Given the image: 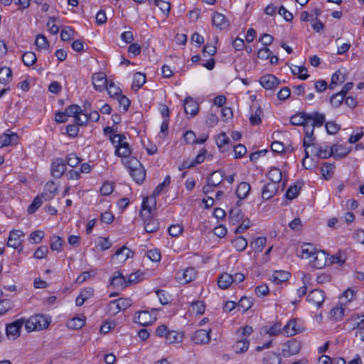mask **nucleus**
Listing matches in <instances>:
<instances>
[{"instance_id": "f257e3e1", "label": "nucleus", "mask_w": 364, "mask_h": 364, "mask_svg": "<svg viewBox=\"0 0 364 364\" xmlns=\"http://www.w3.org/2000/svg\"><path fill=\"white\" fill-rule=\"evenodd\" d=\"M124 165L129 169L130 176L137 184H141L146 177V171L135 157L122 159Z\"/></svg>"}, {"instance_id": "f03ea898", "label": "nucleus", "mask_w": 364, "mask_h": 364, "mask_svg": "<svg viewBox=\"0 0 364 364\" xmlns=\"http://www.w3.org/2000/svg\"><path fill=\"white\" fill-rule=\"evenodd\" d=\"M156 334L159 337H164L168 344L179 343L183 341V335L176 331L169 330L165 325H161L156 329Z\"/></svg>"}, {"instance_id": "7ed1b4c3", "label": "nucleus", "mask_w": 364, "mask_h": 364, "mask_svg": "<svg viewBox=\"0 0 364 364\" xmlns=\"http://www.w3.org/2000/svg\"><path fill=\"white\" fill-rule=\"evenodd\" d=\"M50 321L48 318L41 314H37L31 316L25 320V328L28 332L33 331H40L46 328L49 326Z\"/></svg>"}, {"instance_id": "20e7f679", "label": "nucleus", "mask_w": 364, "mask_h": 364, "mask_svg": "<svg viewBox=\"0 0 364 364\" xmlns=\"http://www.w3.org/2000/svg\"><path fill=\"white\" fill-rule=\"evenodd\" d=\"M341 145L334 144L331 146H319L317 149L316 156L319 159H328L333 156L336 159H340L344 157L347 154V151L343 150L342 152H338V149H341Z\"/></svg>"}, {"instance_id": "39448f33", "label": "nucleus", "mask_w": 364, "mask_h": 364, "mask_svg": "<svg viewBox=\"0 0 364 364\" xmlns=\"http://www.w3.org/2000/svg\"><path fill=\"white\" fill-rule=\"evenodd\" d=\"M25 323L24 318H19L6 326V334L9 338L15 340L20 336L21 329Z\"/></svg>"}, {"instance_id": "423d86ee", "label": "nucleus", "mask_w": 364, "mask_h": 364, "mask_svg": "<svg viewBox=\"0 0 364 364\" xmlns=\"http://www.w3.org/2000/svg\"><path fill=\"white\" fill-rule=\"evenodd\" d=\"M325 299V292L321 289H315L309 292L306 297V301L316 308H320Z\"/></svg>"}, {"instance_id": "0eeeda50", "label": "nucleus", "mask_w": 364, "mask_h": 364, "mask_svg": "<svg viewBox=\"0 0 364 364\" xmlns=\"http://www.w3.org/2000/svg\"><path fill=\"white\" fill-rule=\"evenodd\" d=\"M259 82L266 90H275L280 83L279 80L272 74H267L262 76Z\"/></svg>"}, {"instance_id": "6e6552de", "label": "nucleus", "mask_w": 364, "mask_h": 364, "mask_svg": "<svg viewBox=\"0 0 364 364\" xmlns=\"http://www.w3.org/2000/svg\"><path fill=\"white\" fill-rule=\"evenodd\" d=\"M301 345L300 342H299L294 339L289 341L288 342L285 343L283 345V348H282L283 355L287 357V356L296 355V354L299 353V352L301 350Z\"/></svg>"}, {"instance_id": "1a4fd4ad", "label": "nucleus", "mask_w": 364, "mask_h": 364, "mask_svg": "<svg viewBox=\"0 0 364 364\" xmlns=\"http://www.w3.org/2000/svg\"><path fill=\"white\" fill-rule=\"evenodd\" d=\"M176 277L179 282L186 284L195 279L196 277V271L193 267H188L178 272Z\"/></svg>"}, {"instance_id": "9d476101", "label": "nucleus", "mask_w": 364, "mask_h": 364, "mask_svg": "<svg viewBox=\"0 0 364 364\" xmlns=\"http://www.w3.org/2000/svg\"><path fill=\"white\" fill-rule=\"evenodd\" d=\"M310 262L313 267L322 269L328 264V255L323 250H317Z\"/></svg>"}, {"instance_id": "9b49d317", "label": "nucleus", "mask_w": 364, "mask_h": 364, "mask_svg": "<svg viewBox=\"0 0 364 364\" xmlns=\"http://www.w3.org/2000/svg\"><path fill=\"white\" fill-rule=\"evenodd\" d=\"M66 170V163L62 158H57L51 164V174L56 178H60Z\"/></svg>"}, {"instance_id": "f8f14e48", "label": "nucleus", "mask_w": 364, "mask_h": 364, "mask_svg": "<svg viewBox=\"0 0 364 364\" xmlns=\"http://www.w3.org/2000/svg\"><path fill=\"white\" fill-rule=\"evenodd\" d=\"M24 237V233L21 230H13L10 232L7 241L8 247L18 248L21 246L22 240L21 237Z\"/></svg>"}, {"instance_id": "ddd939ff", "label": "nucleus", "mask_w": 364, "mask_h": 364, "mask_svg": "<svg viewBox=\"0 0 364 364\" xmlns=\"http://www.w3.org/2000/svg\"><path fill=\"white\" fill-rule=\"evenodd\" d=\"M307 118V123H310V125L314 127H320L323 126L326 121V116L323 113H319L318 112H307V115L306 116Z\"/></svg>"}, {"instance_id": "4468645a", "label": "nucleus", "mask_w": 364, "mask_h": 364, "mask_svg": "<svg viewBox=\"0 0 364 364\" xmlns=\"http://www.w3.org/2000/svg\"><path fill=\"white\" fill-rule=\"evenodd\" d=\"M155 320L156 316H153L151 313L146 310L139 311L137 317L134 318V321L143 326L151 324Z\"/></svg>"}, {"instance_id": "2eb2a0df", "label": "nucleus", "mask_w": 364, "mask_h": 364, "mask_svg": "<svg viewBox=\"0 0 364 364\" xmlns=\"http://www.w3.org/2000/svg\"><path fill=\"white\" fill-rule=\"evenodd\" d=\"M108 82L109 81L107 80L105 73L100 72L93 74L92 84L96 90L100 92L104 90Z\"/></svg>"}, {"instance_id": "dca6fc26", "label": "nucleus", "mask_w": 364, "mask_h": 364, "mask_svg": "<svg viewBox=\"0 0 364 364\" xmlns=\"http://www.w3.org/2000/svg\"><path fill=\"white\" fill-rule=\"evenodd\" d=\"M191 339L196 344L207 343L210 341V331L204 329L198 330L193 334Z\"/></svg>"}, {"instance_id": "f3484780", "label": "nucleus", "mask_w": 364, "mask_h": 364, "mask_svg": "<svg viewBox=\"0 0 364 364\" xmlns=\"http://www.w3.org/2000/svg\"><path fill=\"white\" fill-rule=\"evenodd\" d=\"M212 23L213 26L220 30H224L229 26L228 21L225 16L218 12L213 13L212 16Z\"/></svg>"}, {"instance_id": "a211bd4d", "label": "nucleus", "mask_w": 364, "mask_h": 364, "mask_svg": "<svg viewBox=\"0 0 364 364\" xmlns=\"http://www.w3.org/2000/svg\"><path fill=\"white\" fill-rule=\"evenodd\" d=\"M304 138L303 140V146L305 148H307L313 144V141L315 140V137L314 136V127L310 124L306 123L304 126Z\"/></svg>"}, {"instance_id": "6ab92c4d", "label": "nucleus", "mask_w": 364, "mask_h": 364, "mask_svg": "<svg viewBox=\"0 0 364 364\" xmlns=\"http://www.w3.org/2000/svg\"><path fill=\"white\" fill-rule=\"evenodd\" d=\"M18 136L16 133H4L0 135L1 147L9 145L16 144L18 143Z\"/></svg>"}, {"instance_id": "aec40b11", "label": "nucleus", "mask_w": 364, "mask_h": 364, "mask_svg": "<svg viewBox=\"0 0 364 364\" xmlns=\"http://www.w3.org/2000/svg\"><path fill=\"white\" fill-rule=\"evenodd\" d=\"M278 184L274 183H267L262 189V197L264 200L272 198L277 192Z\"/></svg>"}, {"instance_id": "412c9836", "label": "nucleus", "mask_w": 364, "mask_h": 364, "mask_svg": "<svg viewBox=\"0 0 364 364\" xmlns=\"http://www.w3.org/2000/svg\"><path fill=\"white\" fill-rule=\"evenodd\" d=\"M184 111L191 117H194L198 112V105L191 97H186L184 100Z\"/></svg>"}, {"instance_id": "4be33fe9", "label": "nucleus", "mask_w": 364, "mask_h": 364, "mask_svg": "<svg viewBox=\"0 0 364 364\" xmlns=\"http://www.w3.org/2000/svg\"><path fill=\"white\" fill-rule=\"evenodd\" d=\"M301 331L297 327L296 319H290L288 323L282 327V333L287 336H293Z\"/></svg>"}, {"instance_id": "5701e85b", "label": "nucleus", "mask_w": 364, "mask_h": 364, "mask_svg": "<svg viewBox=\"0 0 364 364\" xmlns=\"http://www.w3.org/2000/svg\"><path fill=\"white\" fill-rule=\"evenodd\" d=\"M224 178V173L221 171H213L207 178V183L213 187L220 184Z\"/></svg>"}, {"instance_id": "b1692460", "label": "nucleus", "mask_w": 364, "mask_h": 364, "mask_svg": "<svg viewBox=\"0 0 364 364\" xmlns=\"http://www.w3.org/2000/svg\"><path fill=\"white\" fill-rule=\"evenodd\" d=\"M290 277V274L288 272L283 271V270H278L275 271L271 278L270 280L277 284H279L282 282H286L289 279Z\"/></svg>"}, {"instance_id": "393cba45", "label": "nucleus", "mask_w": 364, "mask_h": 364, "mask_svg": "<svg viewBox=\"0 0 364 364\" xmlns=\"http://www.w3.org/2000/svg\"><path fill=\"white\" fill-rule=\"evenodd\" d=\"M111 284L114 287L123 289L127 286V282L121 272H115L111 279Z\"/></svg>"}, {"instance_id": "a878e982", "label": "nucleus", "mask_w": 364, "mask_h": 364, "mask_svg": "<svg viewBox=\"0 0 364 364\" xmlns=\"http://www.w3.org/2000/svg\"><path fill=\"white\" fill-rule=\"evenodd\" d=\"M131 255H132L133 252L127 247L123 246L117 250L113 258H116L120 262H124L131 257Z\"/></svg>"}, {"instance_id": "bb28decb", "label": "nucleus", "mask_w": 364, "mask_h": 364, "mask_svg": "<svg viewBox=\"0 0 364 364\" xmlns=\"http://www.w3.org/2000/svg\"><path fill=\"white\" fill-rule=\"evenodd\" d=\"M144 221V229L146 232L152 233L157 231L159 228V224L158 221L151 216L149 218H143Z\"/></svg>"}, {"instance_id": "cd10ccee", "label": "nucleus", "mask_w": 364, "mask_h": 364, "mask_svg": "<svg viewBox=\"0 0 364 364\" xmlns=\"http://www.w3.org/2000/svg\"><path fill=\"white\" fill-rule=\"evenodd\" d=\"M233 282L234 279H232V274L223 273L219 277L218 284L220 289H228L233 283Z\"/></svg>"}, {"instance_id": "c85d7f7f", "label": "nucleus", "mask_w": 364, "mask_h": 364, "mask_svg": "<svg viewBox=\"0 0 364 364\" xmlns=\"http://www.w3.org/2000/svg\"><path fill=\"white\" fill-rule=\"evenodd\" d=\"M306 115L307 112H299L291 117L290 122L292 125L304 127L307 123Z\"/></svg>"}, {"instance_id": "c756f323", "label": "nucleus", "mask_w": 364, "mask_h": 364, "mask_svg": "<svg viewBox=\"0 0 364 364\" xmlns=\"http://www.w3.org/2000/svg\"><path fill=\"white\" fill-rule=\"evenodd\" d=\"M262 332L271 336H278L280 333H282V324L280 322H277L272 326H264L262 328Z\"/></svg>"}, {"instance_id": "7c9ffc66", "label": "nucleus", "mask_w": 364, "mask_h": 364, "mask_svg": "<svg viewBox=\"0 0 364 364\" xmlns=\"http://www.w3.org/2000/svg\"><path fill=\"white\" fill-rule=\"evenodd\" d=\"M316 252L317 250L311 244H305L301 247V254L300 256L303 259L311 260Z\"/></svg>"}, {"instance_id": "2f4dec72", "label": "nucleus", "mask_w": 364, "mask_h": 364, "mask_svg": "<svg viewBox=\"0 0 364 364\" xmlns=\"http://www.w3.org/2000/svg\"><path fill=\"white\" fill-rule=\"evenodd\" d=\"M251 190L250 185L246 182H241L236 189V195L240 199H245Z\"/></svg>"}, {"instance_id": "473e14b6", "label": "nucleus", "mask_w": 364, "mask_h": 364, "mask_svg": "<svg viewBox=\"0 0 364 364\" xmlns=\"http://www.w3.org/2000/svg\"><path fill=\"white\" fill-rule=\"evenodd\" d=\"M145 82H146V75L141 72H137L134 75V80H133L132 87V89H135L136 90H138L139 88H141L144 85V84Z\"/></svg>"}, {"instance_id": "72a5a7b5", "label": "nucleus", "mask_w": 364, "mask_h": 364, "mask_svg": "<svg viewBox=\"0 0 364 364\" xmlns=\"http://www.w3.org/2000/svg\"><path fill=\"white\" fill-rule=\"evenodd\" d=\"M344 81V75H343L341 71L338 70L333 74L328 87L330 90H333L337 85L342 84Z\"/></svg>"}, {"instance_id": "f704fd0d", "label": "nucleus", "mask_w": 364, "mask_h": 364, "mask_svg": "<svg viewBox=\"0 0 364 364\" xmlns=\"http://www.w3.org/2000/svg\"><path fill=\"white\" fill-rule=\"evenodd\" d=\"M334 168V164L323 163L321 168V173L325 179H330L333 176Z\"/></svg>"}, {"instance_id": "c9c22d12", "label": "nucleus", "mask_w": 364, "mask_h": 364, "mask_svg": "<svg viewBox=\"0 0 364 364\" xmlns=\"http://www.w3.org/2000/svg\"><path fill=\"white\" fill-rule=\"evenodd\" d=\"M37 57L33 52L27 51L22 55V61L26 66L30 67L36 63Z\"/></svg>"}, {"instance_id": "e433bc0d", "label": "nucleus", "mask_w": 364, "mask_h": 364, "mask_svg": "<svg viewBox=\"0 0 364 364\" xmlns=\"http://www.w3.org/2000/svg\"><path fill=\"white\" fill-rule=\"evenodd\" d=\"M282 171L275 167L272 168L268 172V178L271 183L278 184L282 179Z\"/></svg>"}, {"instance_id": "4c0bfd02", "label": "nucleus", "mask_w": 364, "mask_h": 364, "mask_svg": "<svg viewBox=\"0 0 364 364\" xmlns=\"http://www.w3.org/2000/svg\"><path fill=\"white\" fill-rule=\"evenodd\" d=\"M244 217V214L242 210L236 207L233 208L230 210L229 218L232 223H239Z\"/></svg>"}, {"instance_id": "58836bf2", "label": "nucleus", "mask_w": 364, "mask_h": 364, "mask_svg": "<svg viewBox=\"0 0 364 364\" xmlns=\"http://www.w3.org/2000/svg\"><path fill=\"white\" fill-rule=\"evenodd\" d=\"M249 346L250 343L247 339H241L235 343L233 348L236 353H242L247 350Z\"/></svg>"}, {"instance_id": "ea45409f", "label": "nucleus", "mask_w": 364, "mask_h": 364, "mask_svg": "<svg viewBox=\"0 0 364 364\" xmlns=\"http://www.w3.org/2000/svg\"><path fill=\"white\" fill-rule=\"evenodd\" d=\"M232 243L235 248L240 252H242L247 247V240L242 236L237 237L235 238Z\"/></svg>"}, {"instance_id": "a19ab883", "label": "nucleus", "mask_w": 364, "mask_h": 364, "mask_svg": "<svg viewBox=\"0 0 364 364\" xmlns=\"http://www.w3.org/2000/svg\"><path fill=\"white\" fill-rule=\"evenodd\" d=\"M105 88H106L108 95L111 97H118L119 95H121V89L119 87L116 86L112 81H109V82L107 83Z\"/></svg>"}, {"instance_id": "79ce46f5", "label": "nucleus", "mask_w": 364, "mask_h": 364, "mask_svg": "<svg viewBox=\"0 0 364 364\" xmlns=\"http://www.w3.org/2000/svg\"><path fill=\"white\" fill-rule=\"evenodd\" d=\"M12 76V71L8 67H4L0 69V82L6 84L11 81Z\"/></svg>"}, {"instance_id": "37998d69", "label": "nucleus", "mask_w": 364, "mask_h": 364, "mask_svg": "<svg viewBox=\"0 0 364 364\" xmlns=\"http://www.w3.org/2000/svg\"><path fill=\"white\" fill-rule=\"evenodd\" d=\"M267 242V238L264 237H258L250 244V247L256 252H260L263 250Z\"/></svg>"}, {"instance_id": "c03bdc74", "label": "nucleus", "mask_w": 364, "mask_h": 364, "mask_svg": "<svg viewBox=\"0 0 364 364\" xmlns=\"http://www.w3.org/2000/svg\"><path fill=\"white\" fill-rule=\"evenodd\" d=\"M217 145L220 149H223V151H225V146L228 145L230 143V139L226 135L225 133H221L218 135V139L216 140Z\"/></svg>"}, {"instance_id": "a18cd8bd", "label": "nucleus", "mask_w": 364, "mask_h": 364, "mask_svg": "<svg viewBox=\"0 0 364 364\" xmlns=\"http://www.w3.org/2000/svg\"><path fill=\"white\" fill-rule=\"evenodd\" d=\"M82 109L77 105H70L65 111L68 117L75 118L77 114H82Z\"/></svg>"}, {"instance_id": "49530a36", "label": "nucleus", "mask_w": 364, "mask_h": 364, "mask_svg": "<svg viewBox=\"0 0 364 364\" xmlns=\"http://www.w3.org/2000/svg\"><path fill=\"white\" fill-rule=\"evenodd\" d=\"M291 72L294 75H299V77L301 80H306L309 77L307 69L305 67L294 65L291 68Z\"/></svg>"}, {"instance_id": "de8ad7c7", "label": "nucleus", "mask_w": 364, "mask_h": 364, "mask_svg": "<svg viewBox=\"0 0 364 364\" xmlns=\"http://www.w3.org/2000/svg\"><path fill=\"white\" fill-rule=\"evenodd\" d=\"M154 4L159 8V9L168 16L170 12L171 6L168 2L164 0H154Z\"/></svg>"}, {"instance_id": "09e8293b", "label": "nucleus", "mask_w": 364, "mask_h": 364, "mask_svg": "<svg viewBox=\"0 0 364 364\" xmlns=\"http://www.w3.org/2000/svg\"><path fill=\"white\" fill-rule=\"evenodd\" d=\"M262 114V110H261V108L259 107H257L255 112L253 114H252L250 117V122L252 125H258L259 124H261L262 122V119H261V115Z\"/></svg>"}, {"instance_id": "8fccbe9b", "label": "nucleus", "mask_w": 364, "mask_h": 364, "mask_svg": "<svg viewBox=\"0 0 364 364\" xmlns=\"http://www.w3.org/2000/svg\"><path fill=\"white\" fill-rule=\"evenodd\" d=\"M132 151L130 148L118 146L115 150V154L119 157H122L123 159H129V155Z\"/></svg>"}, {"instance_id": "3c124183", "label": "nucleus", "mask_w": 364, "mask_h": 364, "mask_svg": "<svg viewBox=\"0 0 364 364\" xmlns=\"http://www.w3.org/2000/svg\"><path fill=\"white\" fill-rule=\"evenodd\" d=\"M85 324L84 319L81 318H73L68 322V327L73 329H80Z\"/></svg>"}, {"instance_id": "603ef678", "label": "nucleus", "mask_w": 364, "mask_h": 364, "mask_svg": "<svg viewBox=\"0 0 364 364\" xmlns=\"http://www.w3.org/2000/svg\"><path fill=\"white\" fill-rule=\"evenodd\" d=\"M80 161L81 159L75 153L68 154L66 156L65 163L71 167H76Z\"/></svg>"}, {"instance_id": "864d4df0", "label": "nucleus", "mask_w": 364, "mask_h": 364, "mask_svg": "<svg viewBox=\"0 0 364 364\" xmlns=\"http://www.w3.org/2000/svg\"><path fill=\"white\" fill-rule=\"evenodd\" d=\"M345 97L346 96L339 92L331 97L330 102L334 107H338L343 103Z\"/></svg>"}, {"instance_id": "5fc2aeb1", "label": "nucleus", "mask_w": 364, "mask_h": 364, "mask_svg": "<svg viewBox=\"0 0 364 364\" xmlns=\"http://www.w3.org/2000/svg\"><path fill=\"white\" fill-rule=\"evenodd\" d=\"M253 304V302L250 298L247 296H242L238 302V307L241 308L243 311L249 310Z\"/></svg>"}, {"instance_id": "6e6d98bb", "label": "nucleus", "mask_w": 364, "mask_h": 364, "mask_svg": "<svg viewBox=\"0 0 364 364\" xmlns=\"http://www.w3.org/2000/svg\"><path fill=\"white\" fill-rule=\"evenodd\" d=\"M345 309L341 306H336L331 309V316L335 321L341 320L344 316Z\"/></svg>"}, {"instance_id": "4d7b16f0", "label": "nucleus", "mask_w": 364, "mask_h": 364, "mask_svg": "<svg viewBox=\"0 0 364 364\" xmlns=\"http://www.w3.org/2000/svg\"><path fill=\"white\" fill-rule=\"evenodd\" d=\"M301 190V186L297 185L291 186L286 193V196L289 200H293L298 196Z\"/></svg>"}, {"instance_id": "13d9d810", "label": "nucleus", "mask_w": 364, "mask_h": 364, "mask_svg": "<svg viewBox=\"0 0 364 364\" xmlns=\"http://www.w3.org/2000/svg\"><path fill=\"white\" fill-rule=\"evenodd\" d=\"M264 360L267 364H281L279 355L274 352H269Z\"/></svg>"}, {"instance_id": "bf43d9fd", "label": "nucleus", "mask_w": 364, "mask_h": 364, "mask_svg": "<svg viewBox=\"0 0 364 364\" xmlns=\"http://www.w3.org/2000/svg\"><path fill=\"white\" fill-rule=\"evenodd\" d=\"M35 43L39 49H46L49 46L47 38L43 35L41 34L36 36Z\"/></svg>"}, {"instance_id": "052dcab7", "label": "nucleus", "mask_w": 364, "mask_h": 364, "mask_svg": "<svg viewBox=\"0 0 364 364\" xmlns=\"http://www.w3.org/2000/svg\"><path fill=\"white\" fill-rule=\"evenodd\" d=\"M63 244V240L60 237L53 235L50 238V249L52 250L60 251Z\"/></svg>"}, {"instance_id": "680f3d73", "label": "nucleus", "mask_w": 364, "mask_h": 364, "mask_svg": "<svg viewBox=\"0 0 364 364\" xmlns=\"http://www.w3.org/2000/svg\"><path fill=\"white\" fill-rule=\"evenodd\" d=\"M151 208L148 205V198H146L143 200L141 204V210L140 211V215L141 218H149L151 215Z\"/></svg>"}, {"instance_id": "e2e57ef3", "label": "nucleus", "mask_w": 364, "mask_h": 364, "mask_svg": "<svg viewBox=\"0 0 364 364\" xmlns=\"http://www.w3.org/2000/svg\"><path fill=\"white\" fill-rule=\"evenodd\" d=\"M13 308V302L9 299H2L0 301V316L6 313Z\"/></svg>"}, {"instance_id": "0e129e2a", "label": "nucleus", "mask_w": 364, "mask_h": 364, "mask_svg": "<svg viewBox=\"0 0 364 364\" xmlns=\"http://www.w3.org/2000/svg\"><path fill=\"white\" fill-rule=\"evenodd\" d=\"M146 255L152 262H157L161 259V252L158 249L148 250Z\"/></svg>"}, {"instance_id": "69168bd1", "label": "nucleus", "mask_w": 364, "mask_h": 364, "mask_svg": "<svg viewBox=\"0 0 364 364\" xmlns=\"http://www.w3.org/2000/svg\"><path fill=\"white\" fill-rule=\"evenodd\" d=\"M42 205L41 197L37 196L32 203L28 207V213L32 214Z\"/></svg>"}, {"instance_id": "338daca9", "label": "nucleus", "mask_w": 364, "mask_h": 364, "mask_svg": "<svg viewBox=\"0 0 364 364\" xmlns=\"http://www.w3.org/2000/svg\"><path fill=\"white\" fill-rule=\"evenodd\" d=\"M117 305L121 311H125L129 306H131L132 302L130 299L128 298H120L115 300Z\"/></svg>"}, {"instance_id": "774afa93", "label": "nucleus", "mask_w": 364, "mask_h": 364, "mask_svg": "<svg viewBox=\"0 0 364 364\" xmlns=\"http://www.w3.org/2000/svg\"><path fill=\"white\" fill-rule=\"evenodd\" d=\"M44 232L43 230H35L30 234L29 239L33 240V243H38L44 237Z\"/></svg>"}]
</instances>
